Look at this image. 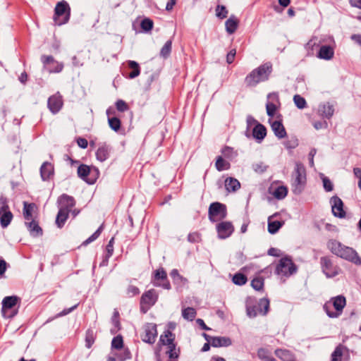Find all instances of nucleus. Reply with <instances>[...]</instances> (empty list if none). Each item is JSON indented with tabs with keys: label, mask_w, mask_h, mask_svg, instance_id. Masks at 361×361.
I'll return each mask as SVG.
<instances>
[{
	"label": "nucleus",
	"mask_w": 361,
	"mask_h": 361,
	"mask_svg": "<svg viewBox=\"0 0 361 361\" xmlns=\"http://www.w3.org/2000/svg\"><path fill=\"white\" fill-rule=\"evenodd\" d=\"M176 336L167 329L160 336L155 350L157 361H178L180 349L176 348Z\"/></svg>",
	"instance_id": "f257e3e1"
},
{
	"label": "nucleus",
	"mask_w": 361,
	"mask_h": 361,
	"mask_svg": "<svg viewBox=\"0 0 361 361\" xmlns=\"http://www.w3.org/2000/svg\"><path fill=\"white\" fill-rule=\"evenodd\" d=\"M273 71L271 62H266L253 69L247 75L244 83L247 87H255L258 84L267 81Z\"/></svg>",
	"instance_id": "f03ea898"
},
{
	"label": "nucleus",
	"mask_w": 361,
	"mask_h": 361,
	"mask_svg": "<svg viewBox=\"0 0 361 361\" xmlns=\"http://www.w3.org/2000/svg\"><path fill=\"white\" fill-rule=\"evenodd\" d=\"M327 247L334 255L350 261L355 264H361V258L352 247L345 246L336 240H330L327 243Z\"/></svg>",
	"instance_id": "7ed1b4c3"
},
{
	"label": "nucleus",
	"mask_w": 361,
	"mask_h": 361,
	"mask_svg": "<svg viewBox=\"0 0 361 361\" xmlns=\"http://www.w3.org/2000/svg\"><path fill=\"white\" fill-rule=\"evenodd\" d=\"M269 300L267 298L257 300L254 297H247L245 301L247 314L252 318L258 314L267 315L269 310Z\"/></svg>",
	"instance_id": "20e7f679"
},
{
	"label": "nucleus",
	"mask_w": 361,
	"mask_h": 361,
	"mask_svg": "<svg viewBox=\"0 0 361 361\" xmlns=\"http://www.w3.org/2000/svg\"><path fill=\"white\" fill-rule=\"evenodd\" d=\"M292 190L295 195L300 194L307 183V174L305 166L300 162H296L292 173Z\"/></svg>",
	"instance_id": "39448f33"
},
{
	"label": "nucleus",
	"mask_w": 361,
	"mask_h": 361,
	"mask_svg": "<svg viewBox=\"0 0 361 361\" xmlns=\"http://www.w3.org/2000/svg\"><path fill=\"white\" fill-rule=\"evenodd\" d=\"M298 271L297 265L290 256H285L279 260L275 269V274L281 278H288Z\"/></svg>",
	"instance_id": "423d86ee"
},
{
	"label": "nucleus",
	"mask_w": 361,
	"mask_h": 361,
	"mask_svg": "<svg viewBox=\"0 0 361 361\" xmlns=\"http://www.w3.org/2000/svg\"><path fill=\"white\" fill-rule=\"evenodd\" d=\"M71 18V7L64 0L58 2L54 8L53 20L55 25H62L67 23Z\"/></svg>",
	"instance_id": "0eeeda50"
},
{
	"label": "nucleus",
	"mask_w": 361,
	"mask_h": 361,
	"mask_svg": "<svg viewBox=\"0 0 361 361\" xmlns=\"http://www.w3.org/2000/svg\"><path fill=\"white\" fill-rule=\"evenodd\" d=\"M159 294L157 291L154 289H149L145 291L140 300V311L142 314H146L152 306L157 302Z\"/></svg>",
	"instance_id": "6e6552de"
},
{
	"label": "nucleus",
	"mask_w": 361,
	"mask_h": 361,
	"mask_svg": "<svg viewBox=\"0 0 361 361\" xmlns=\"http://www.w3.org/2000/svg\"><path fill=\"white\" fill-rule=\"evenodd\" d=\"M77 173L80 178L87 183L92 185L94 184L99 178V171L96 167L91 168L86 164H81L78 167Z\"/></svg>",
	"instance_id": "1a4fd4ad"
},
{
	"label": "nucleus",
	"mask_w": 361,
	"mask_h": 361,
	"mask_svg": "<svg viewBox=\"0 0 361 361\" xmlns=\"http://www.w3.org/2000/svg\"><path fill=\"white\" fill-rule=\"evenodd\" d=\"M20 298L17 295L6 296L2 300L1 312L5 317H13L18 313V304H20Z\"/></svg>",
	"instance_id": "9d476101"
},
{
	"label": "nucleus",
	"mask_w": 361,
	"mask_h": 361,
	"mask_svg": "<svg viewBox=\"0 0 361 361\" xmlns=\"http://www.w3.org/2000/svg\"><path fill=\"white\" fill-rule=\"evenodd\" d=\"M40 61L43 65V69L49 73H59L64 68L63 63L56 61L51 55L43 54L40 57Z\"/></svg>",
	"instance_id": "9b49d317"
},
{
	"label": "nucleus",
	"mask_w": 361,
	"mask_h": 361,
	"mask_svg": "<svg viewBox=\"0 0 361 361\" xmlns=\"http://www.w3.org/2000/svg\"><path fill=\"white\" fill-rule=\"evenodd\" d=\"M13 219V214L10 210L7 197L0 196V224L4 228L8 226Z\"/></svg>",
	"instance_id": "f8f14e48"
},
{
	"label": "nucleus",
	"mask_w": 361,
	"mask_h": 361,
	"mask_svg": "<svg viewBox=\"0 0 361 361\" xmlns=\"http://www.w3.org/2000/svg\"><path fill=\"white\" fill-rule=\"evenodd\" d=\"M209 219L212 222H216L225 219L227 216L226 206L219 202H212L208 210Z\"/></svg>",
	"instance_id": "ddd939ff"
},
{
	"label": "nucleus",
	"mask_w": 361,
	"mask_h": 361,
	"mask_svg": "<svg viewBox=\"0 0 361 361\" xmlns=\"http://www.w3.org/2000/svg\"><path fill=\"white\" fill-rule=\"evenodd\" d=\"M320 264L323 273L329 278L334 277L339 274L340 268L334 264L330 257H322L320 258Z\"/></svg>",
	"instance_id": "4468645a"
},
{
	"label": "nucleus",
	"mask_w": 361,
	"mask_h": 361,
	"mask_svg": "<svg viewBox=\"0 0 361 361\" xmlns=\"http://www.w3.org/2000/svg\"><path fill=\"white\" fill-rule=\"evenodd\" d=\"M152 283L155 286H160L164 289L170 290L171 288L166 271L163 267H160L154 271Z\"/></svg>",
	"instance_id": "2eb2a0df"
},
{
	"label": "nucleus",
	"mask_w": 361,
	"mask_h": 361,
	"mask_svg": "<svg viewBox=\"0 0 361 361\" xmlns=\"http://www.w3.org/2000/svg\"><path fill=\"white\" fill-rule=\"evenodd\" d=\"M157 337V325L154 323H147L143 326V332L140 335L142 341L146 343L153 344Z\"/></svg>",
	"instance_id": "dca6fc26"
},
{
	"label": "nucleus",
	"mask_w": 361,
	"mask_h": 361,
	"mask_svg": "<svg viewBox=\"0 0 361 361\" xmlns=\"http://www.w3.org/2000/svg\"><path fill=\"white\" fill-rule=\"evenodd\" d=\"M281 105L279 96L277 92H271L267 95L266 104L267 114L269 116L273 117Z\"/></svg>",
	"instance_id": "f3484780"
},
{
	"label": "nucleus",
	"mask_w": 361,
	"mask_h": 361,
	"mask_svg": "<svg viewBox=\"0 0 361 361\" xmlns=\"http://www.w3.org/2000/svg\"><path fill=\"white\" fill-rule=\"evenodd\" d=\"M63 105V99L59 92L50 96L47 101V106L49 111L56 114L60 111Z\"/></svg>",
	"instance_id": "a211bd4d"
},
{
	"label": "nucleus",
	"mask_w": 361,
	"mask_h": 361,
	"mask_svg": "<svg viewBox=\"0 0 361 361\" xmlns=\"http://www.w3.org/2000/svg\"><path fill=\"white\" fill-rule=\"evenodd\" d=\"M218 237L221 239H226L231 236L234 231V226L230 221H221L216 224Z\"/></svg>",
	"instance_id": "6ab92c4d"
},
{
	"label": "nucleus",
	"mask_w": 361,
	"mask_h": 361,
	"mask_svg": "<svg viewBox=\"0 0 361 361\" xmlns=\"http://www.w3.org/2000/svg\"><path fill=\"white\" fill-rule=\"evenodd\" d=\"M331 204V210L333 214L338 218H344L346 215L345 212L343 209V202L340 197L335 195L333 196L330 200Z\"/></svg>",
	"instance_id": "aec40b11"
},
{
	"label": "nucleus",
	"mask_w": 361,
	"mask_h": 361,
	"mask_svg": "<svg viewBox=\"0 0 361 361\" xmlns=\"http://www.w3.org/2000/svg\"><path fill=\"white\" fill-rule=\"evenodd\" d=\"M23 216L25 221L37 219V207L35 203L23 202Z\"/></svg>",
	"instance_id": "412c9836"
},
{
	"label": "nucleus",
	"mask_w": 361,
	"mask_h": 361,
	"mask_svg": "<svg viewBox=\"0 0 361 361\" xmlns=\"http://www.w3.org/2000/svg\"><path fill=\"white\" fill-rule=\"evenodd\" d=\"M57 202L59 204V209L66 210L69 212L75 205V201L73 197L67 194H63L59 196Z\"/></svg>",
	"instance_id": "4be33fe9"
},
{
	"label": "nucleus",
	"mask_w": 361,
	"mask_h": 361,
	"mask_svg": "<svg viewBox=\"0 0 361 361\" xmlns=\"http://www.w3.org/2000/svg\"><path fill=\"white\" fill-rule=\"evenodd\" d=\"M348 348L345 345L339 344L332 353L331 361H348Z\"/></svg>",
	"instance_id": "5701e85b"
},
{
	"label": "nucleus",
	"mask_w": 361,
	"mask_h": 361,
	"mask_svg": "<svg viewBox=\"0 0 361 361\" xmlns=\"http://www.w3.org/2000/svg\"><path fill=\"white\" fill-rule=\"evenodd\" d=\"M25 225L31 236L37 238L43 235V230L39 226L38 218L29 221H25Z\"/></svg>",
	"instance_id": "b1692460"
},
{
	"label": "nucleus",
	"mask_w": 361,
	"mask_h": 361,
	"mask_svg": "<svg viewBox=\"0 0 361 361\" xmlns=\"http://www.w3.org/2000/svg\"><path fill=\"white\" fill-rule=\"evenodd\" d=\"M116 111L115 109L112 107H109L106 109V115L108 116V123L109 127L116 132H118L121 126V120L115 116Z\"/></svg>",
	"instance_id": "393cba45"
},
{
	"label": "nucleus",
	"mask_w": 361,
	"mask_h": 361,
	"mask_svg": "<svg viewBox=\"0 0 361 361\" xmlns=\"http://www.w3.org/2000/svg\"><path fill=\"white\" fill-rule=\"evenodd\" d=\"M54 174L53 164L49 161L44 162L40 167V176L44 181L49 180Z\"/></svg>",
	"instance_id": "a878e982"
},
{
	"label": "nucleus",
	"mask_w": 361,
	"mask_h": 361,
	"mask_svg": "<svg viewBox=\"0 0 361 361\" xmlns=\"http://www.w3.org/2000/svg\"><path fill=\"white\" fill-rule=\"evenodd\" d=\"M111 147L109 145L102 144L95 153L97 159L101 162L106 161L109 157Z\"/></svg>",
	"instance_id": "bb28decb"
},
{
	"label": "nucleus",
	"mask_w": 361,
	"mask_h": 361,
	"mask_svg": "<svg viewBox=\"0 0 361 361\" xmlns=\"http://www.w3.org/2000/svg\"><path fill=\"white\" fill-rule=\"evenodd\" d=\"M334 113V108L329 102L322 104L319 106L318 114L324 118L329 119Z\"/></svg>",
	"instance_id": "cd10ccee"
},
{
	"label": "nucleus",
	"mask_w": 361,
	"mask_h": 361,
	"mask_svg": "<svg viewBox=\"0 0 361 361\" xmlns=\"http://www.w3.org/2000/svg\"><path fill=\"white\" fill-rule=\"evenodd\" d=\"M327 302L330 303L333 308L341 315L345 306L346 300L344 296L338 295L332 298L331 301Z\"/></svg>",
	"instance_id": "c85d7f7f"
},
{
	"label": "nucleus",
	"mask_w": 361,
	"mask_h": 361,
	"mask_svg": "<svg viewBox=\"0 0 361 361\" xmlns=\"http://www.w3.org/2000/svg\"><path fill=\"white\" fill-rule=\"evenodd\" d=\"M271 127L272 130L274 133V135L279 138L282 139L286 137L287 133L286 129L281 123L279 121H274L271 123Z\"/></svg>",
	"instance_id": "c756f323"
},
{
	"label": "nucleus",
	"mask_w": 361,
	"mask_h": 361,
	"mask_svg": "<svg viewBox=\"0 0 361 361\" xmlns=\"http://www.w3.org/2000/svg\"><path fill=\"white\" fill-rule=\"evenodd\" d=\"M232 341L228 337L214 336L211 339V345L214 348L228 347L231 345Z\"/></svg>",
	"instance_id": "7c9ffc66"
},
{
	"label": "nucleus",
	"mask_w": 361,
	"mask_h": 361,
	"mask_svg": "<svg viewBox=\"0 0 361 361\" xmlns=\"http://www.w3.org/2000/svg\"><path fill=\"white\" fill-rule=\"evenodd\" d=\"M277 214L269 217L268 219V231L271 234H275L283 226L284 222L282 221L272 220L274 216H276Z\"/></svg>",
	"instance_id": "2f4dec72"
},
{
	"label": "nucleus",
	"mask_w": 361,
	"mask_h": 361,
	"mask_svg": "<svg viewBox=\"0 0 361 361\" xmlns=\"http://www.w3.org/2000/svg\"><path fill=\"white\" fill-rule=\"evenodd\" d=\"M267 135V128L266 127L259 123H257L256 126L253 128L252 130V136L254 138L259 141H262L264 139V137Z\"/></svg>",
	"instance_id": "473e14b6"
},
{
	"label": "nucleus",
	"mask_w": 361,
	"mask_h": 361,
	"mask_svg": "<svg viewBox=\"0 0 361 361\" xmlns=\"http://www.w3.org/2000/svg\"><path fill=\"white\" fill-rule=\"evenodd\" d=\"M334 51L333 48L328 45H323L320 47L317 56L320 59L329 60L334 57Z\"/></svg>",
	"instance_id": "72a5a7b5"
},
{
	"label": "nucleus",
	"mask_w": 361,
	"mask_h": 361,
	"mask_svg": "<svg viewBox=\"0 0 361 361\" xmlns=\"http://www.w3.org/2000/svg\"><path fill=\"white\" fill-rule=\"evenodd\" d=\"M275 355L282 361H295V355L286 349H276Z\"/></svg>",
	"instance_id": "f704fd0d"
},
{
	"label": "nucleus",
	"mask_w": 361,
	"mask_h": 361,
	"mask_svg": "<svg viewBox=\"0 0 361 361\" xmlns=\"http://www.w3.org/2000/svg\"><path fill=\"white\" fill-rule=\"evenodd\" d=\"M238 19L233 15L231 16L225 23L226 32L228 34H233L238 29Z\"/></svg>",
	"instance_id": "c9c22d12"
},
{
	"label": "nucleus",
	"mask_w": 361,
	"mask_h": 361,
	"mask_svg": "<svg viewBox=\"0 0 361 361\" xmlns=\"http://www.w3.org/2000/svg\"><path fill=\"white\" fill-rule=\"evenodd\" d=\"M128 68L131 69V71L128 73L127 75L123 73V75H125L126 78L133 79L140 74V67L136 61H128Z\"/></svg>",
	"instance_id": "e433bc0d"
},
{
	"label": "nucleus",
	"mask_w": 361,
	"mask_h": 361,
	"mask_svg": "<svg viewBox=\"0 0 361 361\" xmlns=\"http://www.w3.org/2000/svg\"><path fill=\"white\" fill-rule=\"evenodd\" d=\"M69 212L59 209L58 214L56 218V224L58 228H61L63 227L66 221L69 216Z\"/></svg>",
	"instance_id": "4c0bfd02"
},
{
	"label": "nucleus",
	"mask_w": 361,
	"mask_h": 361,
	"mask_svg": "<svg viewBox=\"0 0 361 361\" xmlns=\"http://www.w3.org/2000/svg\"><path fill=\"white\" fill-rule=\"evenodd\" d=\"M225 188L228 192H235L240 188V183L236 178L229 177L225 180Z\"/></svg>",
	"instance_id": "58836bf2"
},
{
	"label": "nucleus",
	"mask_w": 361,
	"mask_h": 361,
	"mask_svg": "<svg viewBox=\"0 0 361 361\" xmlns=\"http://www.w3.org/2000/svg\"><path fill=\"white\" fill-rule=\"evenodd\" d=\"M257 356L262 361H276L271 352L265 348L258 349Z\"/></svg>",
	"instance_id": "ea45409f"
},
{
	"label": "nucleus",
	"mask_w": 361,
	"mask_h": 361,
	"mask_svg": "<svg viewBox=\"0 0 361 361\" xmlns=\"http://www.w3.org/2000/svg\"><path fill=\"white\" fill-rule=\"evenodd\" d=\"M170 276L175 284L183 286L187 283V279L181 276L176 269H174L171 271Z\"/></svg>",
	"instance_id": "a19ab883"
},
{
	"label": "nucleus",
	"mask_w": 361,
	"mask_h": 361,
	"mask_svg": "<svg viewBox=\"0 0 361 361\" xmlns=\"http://www.w3.org/2000/svg\"><path fill=\"white\" fill-rule=\"evenodd\" d=\"M111 323L114 329L111 330L112 334H115L118 330L121 329L120 314L119 312L115 309L111 317Z\"/></svg>",
	"instance_id": "79ce46f5"
},
{
	"label": "nucleus",
	"mask_w": 361,
	"mask_h": 361,
	"mask_svg": "<svg viewBox=\"0 0 361 361\" xmlns=\"http://www.w3.org/2000/svg\"><path fill=\"white\" fill-rule=\"evenodd\" d=\"M215 167L217 171H222L229 169L231 168V164L224 159L221 156H218L216 159Z\"/></svg>",
	"instance_id": "37998d69"
},
{
	"label": "nucleus",
	"mask_w": 361,
	"mask_h": 361,
	"mask_svg": "<svg viewBox=\"0 0 361 361\" xmlns=\"http://www.w3.org/2000/svg\"><path fill=\"white\" fill-rule=\"evenodd\" d=\"M197 312L193 307H186L182 310V316L185 319L192 321L195 319Z\"/></svg>",
	"instance_id": "c03bdc74"
},
{
	"label": "nucleus",
	"mask_w": 361,
	"mask_h": 361,
	"mask_svg": "<svg viewBox=\"0 0 361 361\" xmlns=\"http://www.w3.org/2000/svg\"><path fill=\"white\" fill-rule=\"evenodd\" d=\"M264 286V279L262 276H255L251 281V286L256 290H263Z\"/></svg>",
	"instance_id": "a18cd8bd"
},
{
	"label": "nucleus",
	"mask_w": 361,
	"mask_h": 361,
	"mask_svg": "<svg viewBox=\"0 0 361 361\" xmlns=\"http://www.w3.org/2000/svg\"><path fill=\"white\" fill-rule=\"evenodd\" d=\"M103 229H104V226H103V224H102L92 235H90L87 239H86L85 241L82 242V245L86 246L88 244H90V243H92L93 241H94L95 240H97L101 235Z\"/></svg>",
	"instance_id": "49530a36"
},
{
	"label": "nucleus",
	"mask_w": 361,
	"mask_h": 361,
	"mask_svg": "<svg viewBox=\"0 0 361 361\" xmlns=\"http://www.w3.org/2000/svg\"><path fill=\"white\" fill-rule=\"evenodd\" d=\"M171 49H172L171 40L166 41L160 51V56L164 59L168 58L171 52Z\"/></svg>",
	"instance_id": "de8ad7c7"
},
{
	"label": "nucleus",
	"mask_w": 361,
	"mask_h": 361,
	"mask_svg": "<svg viewBox=\"0 0 361 361\" xmlns=\"http://www.w3.org/2000/svg\"><path fill=\"white\" fill-rule=\"evenodd\" d=\"M121 352L116 354L119 361H126L131 358V353L128 348L120 349Z\"/></svg>",
	"instance_id": "09e8293b"
},
{
	"label": "nucleus",
	"mask_w": 361,
	"mask_h": 361,
	"mask_svg": "<svg viewBox=\"0 0 361 361\" xmlns=\"http://www.w3.org/2000/svg\"><path fill=\"white\" fill-rule=\"evenodd\" d=\"M96 336L92 330L88 329L85 334V346L90 348L94 343Z\"/></svg>",
	"instance_id": "8fccbe9b"
},
{
	"label": "nucleus",
	"mask_w": 361,
	"mask_h": 361,
	"mask_svg": "<svg viewBox=\"0 0 361 361\" xmlns=\"http://www.w3.org/2000/svg\"><path fill=\"white\" fill-rule=\"evenodd\" d=\"M154 26L153 20L150 18H145L140 23V27L144 32H150Z\"/></svg>",
	"instance_id": "3c124183"
},
{
	"label": "nucleus",
	"mask_w": 361,
	"mask_h": 361,
	"mask_svg": "<svg viewBox=\"0 0 361 361\" xmlns=\"http://www.w3.org/2000/svg\"><path fill=\"white\" fill-rule=\"evenodd\" d=\"M288 193L287 188L285 186H279L276 188L273 193L274 197L278 200L283 199Z\"/></svg>",
	"instance_id": "603ef678"
},
{
	"label": "nucleus",
	"mask_w": 361,
	"mask_h": 361,
	"mask_svg": "<svg viewBox=\"0 0 361 361\" xmlns=\"http://www.w3.org/2000/svg\"><path fill=\"white\" fill-rule=\"evenodd\" d=\"M324 310L326 314L331 318H336L340 316V314L335 310L330 303L327 302L323 306Z\"/></svg>",
	"instance_id": "864d4df0"
},
{
	"label": "nucleus",
	"mask_w": 361,
	"mask_h": 361,
	"mask_svg": "<svg viewBox=\"0 0 361 361\" xmlns=\"http://www.w3.org/2000/svg\"><path fill=\"white\" fill-rule=\"evenodd\" d=\"M123 348V339L121 335H118L112 339L111 348L120 350Z\"/></svg>",
	"instance_id": "5fc2aeb1"
},
{
	"label": "nucleus",
	"mask_w": 361,
	"mask_h": 361,
	"mask_svg": "<svg viewBox=\"0 0 361 361\" xmlns=\"http://www.w3.org/2000/svg\"><path fill=\"white\" fill-rule=\"evenodd\" d=\"M247 281V276L241 273L234 274L233 277V282L238 286H243L246 283Z\"/></svg>",
	"instance_id": "6e6d98bb"
},
{
	"label": "nucleus",
	"mask_w": 361,
	"mask_h": 361,
	"mask_svg": "<svg viewBox=\"0 0 361 361\" xmlns=\"http://www.w3.org/2000/svg\"><path fill=\"white\" fill-rule=\"evenodd\" d=\"M216 16L219 19H224L227 17L228 11L225 6L217 5L216 7Z\"/></svg>",
	"instance_id": "4d7b16f0"
},
{
	"label": "nucleus",
	"mask_w": 361,
	"mask_h": 361,
	"mask_svg": "<svg viewBox=\"0 0 361 361\" xmlns=\"http://www.w3.org/2000/svg\"><path fill=\"white\" fill-rule=\"evenodd\" d=\"M293 101L295 106L300 109H304L307 105V102L305 98L299 94H295L293 97Z\"/></svg>",
	"instance_id": "13d9d810"
},
{
	"label": "nucleus",
	"mask_w": 361,
	"mask_h": 361,
	"mask_svg": "<svg viewBox=\"0 0 361 361\" xmlns=\"http://www.w3.org/2000/svg\"><path fill=\"white\" fill-rule=\"evenodd\" d=\"M116 109L119 112H125L129 110L128 104L123 99H118L115 103Z\"/></svg>",
	"instance_id": "bf43d9fd"
},
{
	"label": "nucleus",
	"mask_w": 361,
	"mask_h": 361,
	"mask_svg": "<svg viewBox=\"0 0 361 361\" xmlns=\"http://www.w3.org/2000/svg\"><path fill=\"white\" fill-rule=\"evenodd\" d=\"M221 152L222 155L227 159H231L234 156L233 148L228 146H224L221 149Z\"/></svg>",
	"instance_id": "052dcab7"
},
{
	"label": "nucleus",
	"mask_w": 361,
	"mask_h": 361,
	"mask_svg": "<svg viewBox=\"0 0 361 361\" xmlns=\"http://www.w3.org/2000/svg\"><path fill=\"white\" fill-rule=\"evenodd\" d=\"M140 293V289L133 285H129L126 289V294L128 297H133L139 295Z\"/></svg>",
	"instance_id": "680f3d73"
},
{
	"label": "nucleus",
	"mask_w": 361,
	"mask_h": 361,
	"mask_svg": "<svg viewBox=\"0 0 361 361\" xmlns=\"http://www.w3.org/2000/svg\"><path fill=\"white\" fill-rule=\"evenodd\" d=\"M188 240L190 243H199L201 240V235L198 232L190 233L188 235Z\"/></svg>",
	"instance_id": "e2e57ef3"
},
{
	"label": "nucleus",
	"mask_w": 361,
	"mask_h": 361,
	"mask_svg": "<svg viewBox=\"0 0 361 361\" xmlns=\"http://www.w3.org/2000/svg\"><path fill=\"white\" fill-rule=\"evenodd\" d=\"M323 186L326 192H331L334 189V185L330 179L328 177L324 176L322 178Z\"/></svg>",
	"instance_id": "0e129e2a"
},
{
	"label": "nucleus",
	"mask_w": 361,
	"mask_h": 361,
	"mask_svg": "<svg viewBox=\"0 0 361 361\" xmlns=\"http://www.w3.org/2000/svg\"><path fill=\"white\" fill-rule=\"evenodd\" d=\"M312 125L316 130L325 129L328 127V123L326 121H314L312 123Z\"/></svg>",
	"instance_id": "69168bd1"
},
{
	"label": "nucleus",
	"mask_w": 361,
	"mask_h": 361,
	"mask_svg": "<svg viewBox=\"0 0 361 361\" xmlns=\"http://www.w3.org/2000/svg\"><path fill=\"white\" fill-rule=\"evenodd\" d=\"M236 55V49H231L226 55V62L228 64H231L234 60Z\"/></svg>",
	"instance_id": "338daca9"
},
{
	"label": "nucleus",
	"mask_w": 361,
	"mask_h": 361,
	"mask_svg": "<svg viewBox=\"0 0 361 361\" xmlns=\"http://www.w3.org/2000/svg\"><path fill=\"white\" fill-rule=\"evenodd\" d=\"M76 142L78 145L82 149H86L88 146V142L85 138L80 137L77 138Z\"/></svg>",
	"instance_id": "774afa93"
}]
</instances>
